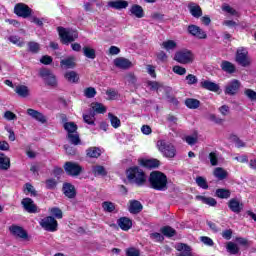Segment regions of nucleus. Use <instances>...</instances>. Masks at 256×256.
Listing matches in <instances>:
<instances>
[{
  "instance_id": "f704fd0d",
  "label": "nucleus",
  "mask_w": 256,
  "mask_h": 256,
  "mask_svg": "<svg viewBox=\"0 0 256 256\" xmlns=\"http://www.w3.org/2000/svg\"><path fill=\"white\" fill-rule=\"evenodd\" d=\"M15 93H17V95H19V97H29V87L25 86V85H18L15 88Z\"/></svg>"
},
{
  "instance_id": "c756f323",
  "label": "nucleus",
  "mask_w": 256,
  "mask_h": 256,
  "mask_svg": "<svg viewBox=\"0 0 256 256\" xmlns=\"http://www.w3.org/2000/svg\"><path fill=\"white\" fill-rule=\"evenodd\" d=\"M213 175L219 181H223L224 179H227V175H229V174L227 173V171L225 169H223L221 167H217L214 169Z\"/></svg>"
},
{
  "instance_id": "6ab92c4d",
  "label": "nucleus",
  "mask_w": 256,
  "mask_h": 256,
  "mask_svg": "<svg viewBox=\"0 0 256 256\" xmlns=\"http://www.w3.org/2000/svg\"><path fill=\"white\" fill-rule=\"evenodd\" d=\"M62 122L64 123L63 128L67 131V135L77 133L78 127L75 122H67V117L65 115L62 116Z\"/></svg>"
},
{
  "instance_id": "2eb2a0df",
  "label": "nucleus",
  "mask_w": 256,
  "mask_h": 256,
  "mask_svg": "<svg viewBox=\"0 0 256 256\" xmlns=\"http://www.w3.org/2000/svg\"><path fill=\"white\" fill-rule=\"evenodd\" d=\"M228 207L232 213H236L237 215L243 211V203H241L237 198L230 199L228 201Z\"/></svg>"
},
{
  "instance_id": "4468645a",
  "label": "nucleus",
  "mask_w": 256,
  "mask_h": 256,
  "mask_svg": "<svg viewBox=\"0 0 256 256\" xmlns=\"http://www.w3.org/2000/svg\"><path fill=\"white\" fill-rule=\"evenodd\" d=\"M114 65L118 69L127 70V69H131V67H133V62H131L129 59H127L125 57H118V58L114 59Z\"/></svg>"
},
{
  "instance_id": "cd10ccee",
  "label": "nucleus",
  "mask_w": 256,
  "mask_h": 256,
  "mask_svg": "<svg viewBox=\"0 0 256 256\" xmlns=\"http://www.w3.org/2000/svg\"><path fill=\"white\" fill-rule=\"evenodd\" d=\"M220 67H221L222 71H224L225 73H229L230 75L235 73V71H236L235 64H233L227 60L222 61Z\"/></svg>"
},
{
  "instance_id": "423d86ee",
  "label": "nucleus",
  "mask_w": 256,
  "mask_h": 256,
  "mask_svg": "<svg viewBox=\"0 0 256 256\" xmlns=\"http://www.w3.org/2000/svg\"><path fill=\"white\" fill-rule=\"evenodd\" d=\"M9 231L16 239H22V241H27L29 239V233H27V230L17 224H12L9 227Z\"/></svg>"
},
{
  "instance_id": "8fccbe9b",
  "label": "nucleus",
  "mask_w": 256,
  "mask_h": 256,
  "mask_svg": "<svg viewBox=\"0 0 256 256\" xmlns=\"http://www.w3.org/2000/svg\"><path fill=\"white\" fill-rule=\"evenodd\" d=\"M102 207L107 213H113L115 211V204L113 202H103Z\"/></svg>"
},
{
  "instance_id": "864d4df0",
  "label": "nucleus",
  "mask_w": 256,
  "mask_h": 256,
  "mask_svg": "<svg viewBox=\"0 0 256 256\" xmlns=\"http://www.w3.org/2000/svg\"><path fill=\"white\" fill-rule=\"evenodd\" d=\"M150 239H152V241H156L157 243H161L165 240V237H163V235H161L159 232H154L150 234Z\"/></svg>"
},
{
  "instance_id": "ea45409f",
  "label": "nucleus",
  "mask_w": 256,
  "mask_h": 256,
  "mask_svg": "<svg viewBox=\"0 0 256 256\" xmlns=\"http://www.w3.org/2000/svg\"><path fill=\"white\" fill-rule=\"evenodd\" d=\"M160 231L164 237H175V235H177V231L171 226H164L160 229Z\"/></svg>"
},
{
  "instance_id": "f8f14e48",
  "label": "nucleus",
  "mask_w": 256,
  "mask_h": 256,
  "mask_svg": "<svg viewBox=\"0 0 256 256\" xmlns=\"http://www.w3.org/2000/svg\"><path fill=\"white\" fill-rule=\"evenodd\" d=\"M239 87H241V82H239L237 79H234L226 85L224 93L225 95H237Z\"/></svg>"
},
{
  "instance_id": "0e129e2a",
  "label": "nucleus",
  "mask_w": 256,
  "mask_h": 256,
  "mask_svg": "<svg viewBox=\"0 0 256 256\" xmlns=\"http://www.w3.org/2000/svg\"><path fill=\"white\" fill-rule=\"evenodd\" d=\"M223 239H226V241H230L231 237H233V230L231 229H226L222 231L221 233Z\"/></svg>"
},
{
  "instance_id": "bb28decb",
  "label": "nucleus",
  "mask_w": 256,
  "mask_h": 256,
  "mask_svg": "<svg viewBox=\"0 0 256 256\" xmlns=\"http://www.w3.org/2000/svg\"><path fill=\"white\" fill-rule=\"evenodd\" d=\"M11 167V159L7 157L4 153H0V169L2 171H7Z\"/></svg>"
},
{
  "instance_id": "79ce46f5",
  "label": "nucleus",
  "mask_w": 256,
  "mask_h": 256,
  "mask_svg": "<svg viewBox=\"0 0 256 256\" xmlns=\"http://www.w3.org/2000/svg\"><path fill=\"white\" fill-rule=\"evenodd\" d=\"M226 250L228 253H230V255H237L240 251L239 246H237V244L234 242H228L226 245Z\"/></svg>"
},
{
  "instance_id": "a19ab883",
  "label": "nucleus",
  "mask_w": 256,
  "mask_h": 256,
  "mask_svg": "<svg viewBox=\"0 0 256 256\" xmlns=\"http://www.w3.org/2000/svg\"><path fill=\"white\" fill-rule=\"evenodd\" d=\"M161 47L167 51H173L177 49V42L173 40H167L162 42Z\"/></svg>"
},
{
  "instance_id": "4c0bfd02",
  "label": "nucleus",
  "mask_w": 256,
  "mask_h": 256,
  "mask_svg": "<svg viewBox=\"0 0 256 256\" xmlns=\"http://www.w3.org/2000/svg\"><path fill=\"white\" fill-rule=\"evenodd\" d=\"M67 139L71 145H81V138L79 137V132H74L72 134H67Z\"/></svg>"
},
{
  "instance_id": "aec40b11",
  "label": "nucleus",
  "mask_w": 256,
  "mask_h": 256,
  "mask_svg": "<svg viewBox=\"0 0 256 256\" xmlns=\"http://www.w3.org/2000/svg\"><path fill=\"white\" fill-rule=\"evenodd\" d=\"M128 211L132 215H137L143 211V204H141V202L138 200H130Z\"/></svg>"
},
{
  "instance_id": "6e6d98bb",
  "label": "nucleus",
  "mask_w": 256,
  "mask_h": 256,
  "mask_svg": "<svg viewBox=\"0 0 256 256\" xmlns=\"http://www.w3.org/2000/svg\"><path fill=\"white\" fill-rule=\"evenodd\" d=\"M50 213L54 215L56 219H63V211L57 207L51 208Z\"/></svg>"
},
{
  "instance_id": "b1692460",
  "label": "nucleus",
  "mask_w": 256,
  "mask_h": 256,
  "mask_svg": "<svg viewBox=\"0 0 256 256\" xmlns=\"http://www.w3.org/2000/svg\"><path fill=\"white\" fill-rule=\"evenodd\" d=\"M117 223H118V226L120 227V229H122V231H129V229H131V227H133V222L131 221V219H129L127 217L119 218Z\"/></svg>"
},
{
  "instance_id": "2f4dec72",
  "label": "nucleus",
  "mask_w": 256,
  "mask_h": 256,
  "mask_svg": "<svg viewBox=\"0 0 256 256\" xmlns=\"http://www.w3.org/2000/svg\"><path fill=\"white\" fill-rule=\"evenodd\" d=\"M141 165H143V167H147V169H157L160 163H159V160L157 159H149V160H142Z\"/></svg>"
},
{
  "instance_id": "72a5a7b5",
  "label": "nucleus",
  "mask_w": 256,
  "mask_h": 256,
  "mask_svg": "<svg viewBox=\"0 0 256 256\" xmlns=\"http://www.w3.org/2000/svg\"><path fill=\"white\" fill-rule=\"evenodd\" d=\"M196 199L204 203V205H209L210 207H215V205H217V200L212 197L196 196Z\"/></svg>"
},
{
  "instance_id": "a211bd4d",
  "label": "nucleus",
  "mask_w": 256,
  "mask_h": 256,
  "mask_svg": "<svg viewBox=\"0 0 256 256\" xmlns=\"http://www.w3.org/2000/svg\"><path fill=\"white\" fill-rule=\"evenodd\" d=\"M27 114L30 117H32V119H35V121H38L39 123H42V124L47 123V117H45V115H43V113H41L35 109L29 108L27 110Z\"/></svg>"
},
{
  "instance_id": "7c9ffc66",
  "label": "nucleus",
  "mask_w": 256,
  "mask_h": 256,
  "mask_svg": "<svg viewBox=\"0 0 256 256\" xmlns=\"http://www.w3.org/2000/svg\"><path fill=\"white\" fill-rule=\"evenodd\" d=\"M86 155L91 159H97L101 157V149H99L98 147H90L86 150Z\"/></svg>"
},
{
  "instance_id": "f03ea898",
  "label": "nucleus",
  "mask_w": 256,
  "mask_h": 256,
  "mask_svg": "<svg viewBox=\"0 0 256 256\" xmlns=\"http://www.w3.org/2000/svg\"><path fill=\"white\" fill-rule=\"evenodd\" d=\"M126 175L128 181H130V183H135L138 187L145 185V182L147 181L145 172L137 166L129 168Z\"/></svg>"
},
{
  "instance_id": "09e8293b",
  "label": "nucleus",
  "mask_w": 256,
  "mask_h": 256,
  "mask_svg": "<svg viewBox=\"0 0 256 256\" xmlns=\"http://www.w3.org/2000/svg\"><path fill=\"white\" fill-rule=\"evenodd\" d=\"M106 95L109 99V101H114L117 97H119V92L113 88H109L106 90Z\"/></svg>"
},
{
  "instance_id": "774afa93",
  "label": "nucleus",
  "mask_w": 256,
  "mask_h": 256,
  "mask_svg": "<svg viewBox=\"0 0 256 256\" xmlns=\"http://www.w3.org/2000/svg\"><path fill=\"white\" fill-rule=\"evenodd\" d=\"M186 81H188V85H195L198 81L197 76L193 74H188L186 76Z\"/></svg>"
},
{
  "instance_id": "9d476101",
  "label": "nucleus",
  "mask_w": 256,
  "mask_h": 256,
  "mask_svg": "<svg viewBox=\"0 0 256 256\" xmlns=\"http://www.w3.org/2000/svg\"><path fill=\"white\" fill-rule=\"evenodd\" d=\"M33 10L27 6L25 3H18L14 7V13L18 17H23V19H27V17H31V13Z\"/></svg>"
},
{
  "instance_id": "603ef678",
  "label": "nucleus",
  "mask_w": 256,
  "mask_h": 256,
  "mask_svg": "<svg viewBox=\"0 0 256 256\" xmlns=\"http://www.w3.org/2000/svg\"><path fill=\"white\" fill-rule=\"evenodd\" d=\"M46 189H50L51 191L57 188V180L55 178H50L46 180Z\"/></svg>"
},
{
  "instance_id": "6e6552de",
  "label": "nucleus",
  "mask_w": 256,
  "mask_h": 256,
  "mask_svg": "<svg viewBox=\"0 0 256 256\" xmlns=\"http://www.w3.org/2000/svg\"><path fill=\"white\" fill-rule=\"evenodd\" d=\"M236 63L241 67H249L251 65V59L249 58V52L244 48H240L236 52Z\"/></svg>"
},
{
  "instance_id": "9b49d317",
  "label": "nucleus",
  "mask_w": 256,
  "mask_h": 256,
  "mask_svg": "<svg viewBox=\"0 0 256 256\" xmlns=\"http://www.w3.org/2000/svg\"><path fill=\"white\" fill-rule=\"evenodd\" d=\"M64 169L68 175H71L72 177H77L81 175V171H83V168L75 163V162H66L64 165Z\"/></svg>"
},
{
  "instance_id": "58836bf2",
  "label": "nucleus",
  "mask_w": 256,
  "mask_h": 256,
  "mask_svg": "<svg viewBox=\"0 0 256 256\" xmlns=\"http://www.w3.org/2000/svg\"><path fill=\"white\" fill-rule=\"evenodd\" d=\"M64 77L68 83H78L79 82V75L76 74L75 71L66 72Z\"/></svg>"
},
{
  "instance_id": "f3484780",
  "label": "nucleus",
  "mask_w": 256,
  "mask_h": 256,
  "mask_svg": "<svg viewBox=\"0 0 256 256\" xmlns=\"http://www.w3.org/2000/svg\"><path fill=\"white\" fill-rule=\"evenodd\" d=\"M188 9L192 17H195V19H199V17H203V10L201 9V6H199V4L195 2H190L188 4Z\"/></svg>"
},
{
  "instance_id": "de8ad7c7",
  "label": "nucleus",
  "mask_w": 256,
  "mask_h": 256,
  "mask_svg": "<svg viewBox=\"0 0 256 256\" xmlns=\"http://www.w3.org/2000/svg\"><path fill=\"white\" fill-rule=\"evenodd\" d=\"M196 184L201 189H209V184H207V179H205L203 176H198L196 178Z\"/></svg>"
},
{
  "instance_id": "c03bdc74",
  "label": "nucleus",
  "mask_w": 256,
  "mask_h": 256,
  "mask_svg": "<svg viewBox=\"0 0 256 256\" xmlns=\"http://www.w3.org/2000/svg\"><path fill=\"white\" fill-rule=\"evenodd\" d=\"M208 159L210 160L212 167H217V165H219V153L217 151L210 152Z\"/></svg>"
},
{
  "instance_id": "0eeeda50",
  "label": "nucleus",
  "mask_w": 256,
  "mask_h": 256,
  "mask_svg": "<svg viewBox=\"0 0 256 256\" xmlns=\"http://www.w3.org/2000/svg\"><path fill=\"white\" fill-rule=\"evenodd\" d=\"M39 75L44 79L46 85H49L50 87H57V77H55V74H53L51 70L43 68L40 70Z\"/></svg>"
},
{
  "instance_id": "5701e85b",
  "label": "nucleus",
  "mask_w": 256,
  "mask_h": 256,
  "mask_svg": "<svg viewBox=\"0 0 256 256\" xmlns=\"http://www.w3.org/2000/svg\"><path fill=\"white\" fill-rule=\"evenodd\" d=\"M108 7L121 11V9H127L129 7V2L125 0L110 1L108 2Z\"/></svg>"
},
{
  "instance_id": "a18cd8bd",
  "label": "nucleus",
  "mask_w": 256,
  "mask_h": 256,
  "mask_svg": "<svg viewBox=\"0 0 256 256\" xmlns=\"http://www.w3.org/2000/svg\"><path fill=\"white\" fill-rule=\"evenodd\" d=\"M83 54L87 57V59H95V57H97L95 54V49L89 46L83 47Z\"/></svg>"
},
{
  "instance_id": "49530a36",
  "label": "nucleus",
  "mask_w": 256,
  "mask_h": 256,
  "mask_svg": "<svg viewBox=\"0 0 256 256\" xmlns=\"http://www.w3.org/2000/svg\"><path fill=\"white\" fill-rule=\"evenodd\" d=\"M126 83L129 85H136L137 83V76H135V73L133 72H128L125 77H124Z\"/></svg>"
},
{
  "instance_id": "39448f33",
  "label": "nucleus",
  "mask_w": 256,
  "mask_h": 256,
  "mask_svg": "<svg viewBox=\"0 0 256 256\" xmlns=\"http://www.w3.org/2000/svg\"><path fill=\"white\" fill-rule=\"evenodd\" d=\"M174 61L181 65H189L193 63V53L189 50H180L175 53Z\"/></svg>"
},
{
  "instance_id": "e433bc0d",
  "label": "nucleus",
  "mask_w": 256,
  "mask_h": 256,
  "mask_svg": "<svg viewBox=\"0 0 256 256\" xmlns=\"http://www.w3.org/2000/svg\"><path fill=\"white\" fill-rule=\"evenodd\" d=\"M216 197L219 199H229L231 197V190L225 188H219L215 192Z\"/></svg>"
},
{
  "instance_id": "412c9836",
  "label": "nucleus",
  "mask_w": 256,
  "mask_h": 256,
  "mask_svg": "<svg viewBox=\"0 0 256 256\" xmlns=\"http://www.w3.org/2000/svg\"><path fill=\"white\" fill-rule=\"evenodd\" d=\"M175 249L180 251L177 256H193V253L191 252V246L187 244L178 243L176 244Z\"/></svg>"
},
{
  "instance_id": "5fc2aeb1",
  "label": "nucleus",
  "mask_w": 256,
  "mask_h": 256,
  "mask_svg": "<svg viewBox=\"0 0 256 256\" xmlns=\"http://www.w3.org/2000/svg\"><path fill=\"white\" fill-rule=\"evenodd\" d=\"M83 120L87 125H95V116L93 114H83Z\"/></svg>"
},
{
  "instance_id": "338daca9",
  "label": "nucleus",
  "mask_w": 256,
  "mask_h": 256,
  "mask_svg": "<svg viewBox=\"0 0 256 256\" xmlns=\"http://www.w3.org/2000/svg\"><path fill=\"white\" fill-rule=\"evenodd\" d=\"M25 187L26 191L28 193H31L32 197H37V190H35V187H33V185H31L30 183H26Z\"/></svg>"
},
{
  "instance_id": "4d7b16f0",
  "label": "nucleus",
  "mask_w": 256,
  "mask_h": 256,
  "mask_svg": "<svg viewBox=\"0 0 256 256\" xmlns=\"http://www.w3.org/2000/svg\"><path fill=\"white\" fill-rule=\"evenodd\" d=\"M222 10L225 11L226 13H229L230 15H234L235 17H239V12H237V10H235V8H233L229 5L223 6Z\"/></svg>"
},
{
  "instance_id": "f257e3e1",
  "label": "nucleus",
  "mask_w": 256,
  "mask_h": 256,
  "mask_svg": "<svg viewBox=\"0 0 256 256\" xmlns=\"http://www.w3.org/2000/svg\"><path fill=\"white\" fill-rule=\"evenodd\" d=\"M149 183L152 189L156 191H167V176L159 171L150 173Z\"/></svg>"
},
{
  "instance_id": "3c124183",
  "label": "nucleus",
  "mask_w": 256,
  "mask_h": 256,
  "mask_svg": "<svg viewBox=\"0 0 256 256\" xmlns=\"http://www.w3.org/2000/svg\"><path fill=\"white\" fill-rule=\"evenodd\" d=\"M84 95L87 97V99H93L95 95H97V90L93 87H88L84 90Z\"/></svg>"
},
{
  "instance_id": "bf43d9fd",
  "label": "nucleus",
  "mask_w": 256,
  "mask_h": 256,
  "mask_svg": "<svg viewBox=\"0 0 256 256\" xmlns=\"http://www.w3.org/2000/svg\"><path fill=\"white\" fill-rule=\"evenodd\" d=\"M28 49H29L30 53H37L40 49L39 43L29 42L28 43Z\"/></svg>"
},
{
  "instance_id": "e2e57ef3",
  "label": "nucleus",
  "mask_w": 256,
  "mask_h": 256,
  "mask_svg": "<svg viewBox=\"0 0 256 256\" xmlns=\"http://www.w3.org/2000/svg\"><path fill=\"white\" fill-rule=\"evenodd\" d=\"M172 71L174 73H176V75H185V73H187V69H185L179 65L174 66Z\"/></svg>"
},
{
  "instance_id": "20e7f679",
  "label": "nucleus",
  "mask_w": 256,
  "mask_h": 256,
  "mask_svg": "<svg viewBox=\"0 0 256 256\" xmlns=\"http://www.w3.org/2000/svg\"><path fill=\"white\" fill-rule=\"evenodd\" d=\"M157 147L159 151H161V153L164 155V157H167L168 159H173V157L177 155V150L175 149V146L165 140L158 141Z\"/></svg>"
},
{
  "instance_id": "052dcab7",
  "label": "nucleus",
  "mask_w": 256,
  "mask_h": 256,
  "mask_svg": "<svg viewBox=\"0 0 256 256\" xmlns=\"http://www.w3.org/2000/svg\"><path fill=\"white\" fill-rule=\"evenodd\" d=\"M93 111H95L96 113H105L107 111V108H105V106L101 103H96L93 106Z\"/></svg>"
},
{
  "instance_id": "c9c22d12",
  "label": "nucleus",
  "mask_w": 256,
  "mask_h": 256,
  "mask_svg": "<svg viewBox=\"0 0 256 256\" xmlns=\"http://www.w3.org/2000/svg\"><path fill=\"white\" fill-rule=\"evenodd\" d=\"M185 105L188 107V109H199L201 106V101L195 98H188L185 100Z\"/></svg>"
},
{
  "instance_id": "dca6fc26",
  "label": "nucleus",
  "mask_w": 256,
  "mask_h": 256,
  "mask_svg": "<svg viewBox=\"0 0 256 256\" xmlns=\"http://www.w3.org/2000/svg\"><path fill=\"white\" fill-rule=\"evenodd\" d=\"M21 205L27 213H38L37 205H35V202L31 198H24L21 201Z\"/></svg>"
},
{
  "instance_id": "7ed1b4c3",
  "label": "nucleus",
  "mask_w": 256,
  "mask_h": 256,
  "mask_svg": "<svg viewBox=\"0 0 256 256\" xmlns=\"http://www.w3.org/2000/svg\"><path fill=\"white\" fill-rule=\"evenodd\" d=\"M57 29L59 37L64 45H69V43H73L75 39H79V32H77V30L63 27H58Z\"/></svg>"
},
{
  "instance_id": "69168bd1",
  "label": "nucleus",
  "mask_w": 256,
  "mask_h": 256,
  "mask_svg": "<svg viewBox=\"0 0 256 256\" xmlns=\"http://www.w3.org/2000/svg\"><path fill=\"white\" fill-rule=\"evenodd\" d=\"M208 119L209 121H212L217 125H221V123H223V119H221L220 117H217L215 114H209Z\"/></svg>"
},
{
  "instance_id": "1a4fd4ad",
  "label": "nucleus",
  "mask_w": 256,
  "mask_h": 256,
  "mask_svg": "<svg viewBox=\"0 0 256 256\" xmlns=\"http://www.w3.org/2000/svg\"><path fill=\"white\" fill-rule=\"evenodd\" d=\"M58 225L59 224L57 223L55 218H53V216H47L40 221V227L42 229H45V231H50L51 233L57 231Z\"/></svg>"
},
{
  "instance_id": "37998d69",
  "label": "nucleus",
  "mask_w": 256,
  "mask_h": 256,
  "mask_svg": "<svg viewBox=\"0 0 256 256\" xmlns=\"http://www.w3.org/2000/svg\"><path fill=\"white\" fill-rule=\"evenodd\" d=\"M108 118L110 119V123L114 129H119L121 127V120L113 115V113H108Z\"/></svg>"
},
{
  "instance_id": "4be33fe9",
  "label": "nucleus",
  "mask_w": 256,
  "mask_h": 256,
  "mask_svg": "<svg viewBox=\"0 0 256 256\" xmlns=\"http://www.w3.org/2000/svg\"><path fill=\"white\" fill-rule=\"evenodd\" d=\"M200 86L202 89H206L207 91H212L214 93H217L219 91L220 87L219 84L209 81V80H204L200 83Z\"/></svg>"
},
{
  "instance_id": "13d9d810",
  "label": "nucleus",
  "mask_w": 256,
  "mask_h": 256,
  "mask_svg": "<svg viewBox=\"0 0 256 256\" xmlns=\"http://www.w3.org/2000/svg\"><path fill=\"white\" fill-rule=\"evenodd\" d=\"M126 256H141V251L137 248H128L126 249Z\"/></svg>"
},
{
  "instance_id": "c85d7f7f",
  "label": "nucleus",
  "mask_w": 256,
  "mask_h": 256,
  "mask_svg": "<svg viewBox=\"0 0 256 256\" xmlns=\"http://www.w3.org/2000/svg\"><path fill=\"white\" fill-rule=\"evenodd\" d=\"M92 173L94 177H106L107 170L101 165H94L92 166Z\"/></svg>"
},
{
  "instance_id": "a878e982",
  "label": "nucleus",
  "mask_w": 256,
  "mask_h": 256,
  "mask_svg": "<svg viewBox=\"0 0 256 256\" xmlns=\"http://www.w3.org/2000/svg\"><path fill=\"white\" fill-rule=\"evenodd\" d=\"M76 63H75V57L70 56L66 59H62L60 61V67L62 69H75Z\"/></svg>"
},
{
  "instance_id": "ddd939ff",
  "label": "nucleus",
  "mask_w": 256,
  "mask_h": 256,
  "mask_svg": "<svg viewBox=\"0 0 256 256\" xmlns=\"http://www.w3.org/2000/svg\"><path fill=\"white\" fill-rule=\"evenodd\" d=\"M188 32L193 37H197V39H207V33H205V31H203V29L197 25H189Z\"/></svg>"
},
{
  "instance_id": "393cba45",
  "label": "nucleus",
  "mask_w": 256,
  "mask_h": 256,
  "mask_svg": "<svg viewBox=\"0 0 256 256\" xmlns=\"http://www.w3.org/2000/svg\"><path fill=\"white\" fill-rule=\"evenodd\" d=\"M63 192L68 199H74L75 195H77V192H75V186H73L71 183L63 184Z\"/></svg>"
},
{
  "instance_id": "680f3d73",
  "label": "nucleus",
  "mask_w": 256,
  "mask_h": 256,
  "mask_svg": "<svg viewBox=\"0 0 256 256\" xmlns=\"http://www.w3.org/2000/svg\"><path fill=\"white\" fill-rule=\"evenodd\" d=\"M244 95L250 99V101H256V92L252 89H246Z\"/></svg>"
},
{
  "instance_id": "473e14b6",
  "label": "nucleus",
  "mask_w": 256,
  "mask_h": 256,
  "mask_svg": "<svg viewBox=\"0 0 256 256\" xmlns=\"http://www.w3.org/2000/svg\"><path fill=\"white\" fill-rule=\"evenodd\" d=\"M131 15H134V17H137V19H142L144 17L143 7L139 5H133L130 9Z\"/></svg>"
}]
</instances>
